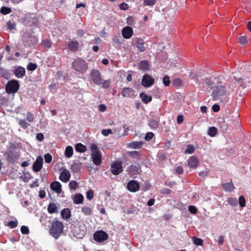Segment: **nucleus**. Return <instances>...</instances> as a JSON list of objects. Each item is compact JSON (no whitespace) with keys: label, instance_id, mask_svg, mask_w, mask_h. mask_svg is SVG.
Segmentation results:
<instances>
[{"label":"nucleus","instance_id":"nucleus-1","mask_svg":"<svg viewBox=\"0 0 251 251\" xmlns=\"http://www.w3.org/2000/svg\"><path fill=\"white\" fill-rule=\"evenodd\" d=\"M63 229L64 226L62 223L58 221H55L51 224L50 229V233L54 238L57 239L63 233Z\"/></svg>","mask_w":251,"mask_h":251},{"label":"nucleus","instance_id":"nucleus-2","mask_svg":"<svg viewBox=\"0 0 251 251\" xmlns=\"http://www.w3.org/2000/svg\"><path fill=\"white\" fill-rule=\"evenodd\" d=\"M73 68L78 74H84L88 69L87 62L83 59L77 58L72 64Z\"/></svg>","mask_w":251,"mask_h":251},{"label":"nucleus","instance_id":"nucleus-3","mask_svg":"<svg viewBox=\"0 0 251 251\" xmlns=\"http://www.w3.org/2000/svg\"><path fill=\"white\" fill-rule=\"evenodd\" d=\"M91 149L92 151L91 158L94 164L97 166L100 165L102 162V155L100 151L95 144L91 145Z\"/></svg>","mask_w":251,"mask_h":251},{"label":"nucleus","instance_id":"nucleus-4","mask_svg":"<svg viewBox=\"0 0 251 251\" xmlns=\"http://www.w3.org/2000/svg\"><path fill=\"white\" fill-rule=\"evenodd\" d=\"M72 232L74 236L77 238H82L86 233V228L85 226L81 223L73 226Z\"/></svg>","mask_w":251,"mask_h":251},{"label":"nucleus","instance_id":"nucleus-5","mask_svg":"<svg viewBox=\"0 0 251 251\" xmlns=\"http://www.w3.org/2000/svg\"><path fill=\"white\" fill-rule=\"evenodd\" d=\"M90 76L93 82L96 85H100L102 82V77L100 72L97 69H92Z\"/></svg>","mask_w":251,"mask_h":251},{"label":"nucleus","instance_id":"nucleus-6","mask_svg":"<svg viewBox=\"0 0 251 251\" xmlns=\"http://www.w3.org/2000/svg\"><path fill=\"white\" fill-rule=\"evenodd\" d=\"M19 88V84L17 80L9 81L6 86V91L8 94H14Z\"/></svg>","mask_w":251,"mask_h":251},{"label":"nucleus","instance_id":"nucleus-7","mask_svg":"<svg viewBox=\"0 0 251 251\" xmlns=\"http://www.w3.org/2000/svg\"><path fill=\"white\" fill-rule=\"evenodd\" d=\"M121 94L124 98L131 99H134L137 95L136 92L130 87L124 88L122 91Z\"/></svg>","mask_w":251,"mask_h":251},{"label":"nucleus","instance_id":"nucleus-8","mask_svg":"<svg viewBox=\"0 0 251 251\" xmlns=\"http://www.w3.org/2000/svg\"><path fill=\"white\" fill-rule=\"evenodd\" d=\"M110 170L113 175H119L123 171L121 163L117 161L114 162L111 165Z\"/></svg>","mask_w":251,"mask_h":251},{"label":"nucleus","instance_id":"nucleus-9","mask_svg":"<svg viewBox=\"0 0 251 251\" xmlns=\"http://www.w3.org/2000/svg\"><path fill=\"white\" fill-rule=\"evenodd\" d=\"M108 238L107 234L101 230L97 231L94 234V239L98 242L106 240Z\"/></svg>","mask_w":251,"mask_h":251},{"label":"nucleus","instance_id":"nucleus-10","mask_svg":"<svg viewBox=\"0 0 251 251\" xmlns=\"http://www.w3.org/2000/svg\"><path fill=\"white\" fill-rule=\"evenodd\" d=\"M226 90L223 86H218L215 88L213 92V97L214 100H217L222 96H223L226 93Z\"/></svg>","mask_w":251,"mask_h":251},{"label":"nucleus","instance_id":"nucleus-11","mask_svg":"<svg viewBox=\"0 0 251 251\" xmlns=\"http://www.w3.org/2000/svg\"><path fill=\"white\" fill-rule=\"evenodd\" d=\"M154 79L151 75H145L142 79V84L145 87H151L154 83Z\"/></svg>","mask_w":251,"mask_h":251},{"label":"nucleus","instance_id":"nucleus-12","mask_svg":"<svg viewBox=\"0 0 251 251\" xmlns=\"http://www.w3.org/2000/svg\"><path fill=\"white\" fill-rule=\"evenodd\" d=\"M139 184L136 180H131L127 183V189L131 192H136L139 190Z\"/></svg>","mask_w":251,"mask_h":251},{"label":"nucleus","instance_id":"nucleus-13","mask_svg":"<svg viewBox=\"0 0 251 251\" xmlns=\"http://www.w3.org/2000/svg\"><path fill=\"white\" fill-rule=\"evenodd\" d=\"M60 171L61 172L59 176L60 180L64 182H68L71 177V174L69 171L65 168L61 169Z\"/></svg>","mask_w":251,"mask_h":251},{"label":"nucleus","instance_id":"nucleus-14","mask_svg":"<svg viewBox=\"0 0 251 251\" xmlns=\"http://www.w3.org/2000/svg\"><path fill=\"white\" fill-rule=\"evenodd\" d=\"M199 163L198 158L195 156H191L186 162V164L190 168L196 169Z\"/></svg>","mask_w":251,"mask_h":251},{"label":"nucleus","instance_id":"nucleus-15","mask_svg":"<svg viewBox=\"0 0 251 251\" xmlns=\"http://www.w3.org/2000/svg\"><path fill=\"white\" fill-rule=\"evenodd\" d=\"M43 162V157L41 156L37 157L35 162L33 164V170L35 172L40 171L42 168Z\"/></svg>","mask_w":251,"mask_h":251},{"label":"nucleus","instance_id":"nucleus-16","mask_svg":"<svg viewBox=\"0 0 251 251\" xmlns=\"http://www.w3.org/2000/svg\"><path fill=\"white\" fill-rule=\"evenodd\" d=\"M134 45L137 48L140 52H143L146 50L144 46V42L140 38H135L134 40Z\"/></svg>","mask_w":251,"mask_h":251},{"label":"nucleus","instance_id":"nucleus-17","mask_svg":"<svg viewBox=\"0 0 251 251\" xmlns=\"http://www.w3.org/2000/svg\"><path fill=\"white\" fill-rule=\"evenodd\" d=\"M133 34V29L130 26H126L122 30V35L125 39H130Z\"/></svg>","mask_w":251,"mask_h":251},{"label":"nucleus","instance_id":"nucleus-18","mask_svg":"<svg viewBox=\"0 0 251 251\" xmlns=\"http://www.w3.org/2000/svg\"><path fill=\"white\" fill-rule=\"evenodd\" d=\"M228 121L229 125H231L233 128L240 127V122L238 116L231 117Z\"/></svg>","mask_w":251,"mask_h":251},{"label":"nucleus","instance_id":"nucleus-19","mask_svg":"<svg viewBox=\"0 0 251 251\" xmlns=\"http://www.w3.org/2000/svg\"><path fill=\"white\" fill-rule=\"evenodd\" d=\"M14 73L18 78L23 77L25 75V69L20 66L16 67L14 71Z\"/></svg>","mask_w":251,"mask_h":251},{"label":"nucleus","instance_id":"nucleus-20","mask_svg":"<svg viewBox=\"0 0 251 251\" xmlns=\"http://www.w3.org/2000/svg\"><path fill=\"white\" fill-rule=\"evenodd\" d=\"M72 199L74 202L76 204L82 203L84 200V197L83 195L79 193L76 194L73 196Z\"/></svg>","mask_w":251,"mask_h":251},{"label":"nucleus","instance_id":"nucleus-21","mask_svg":"<svg viewBox=\"0 0 251 251\" xmlns=\"http://www.w3.org/2000/svg\"><path fill=\"white\" fill-rule=\"evenodd\" d=\"M50 188L57 193H60L61 192V185L57 181H54L50 184Z\"/></svg>","mask_w":251,"mask_h":251},{"label":"nucleus","instance_id":"nucleus-22","mask_svg":"<svg viewBox=\"0 0 251 251\" xmlns=\"http://www.w3.org/2000/svg\"><path fill=\"white\" fill-rule=\"evenodd\" d=\"M143 143L141 141L133 142L127 144V147L131 149H140L143 146Z\"/></svg>","mask_w":251,"mask_h":251},{"label":"nucleus","instance_id":"nucleus-23","mask_svg":"<svg viewBox=\"0 0 251 251\" xmlns=\"http://www.w3.org/2000/svg\"><path fill=\"white\" fill-rule=\"evenodd\" d=\"M62 218L63 219L68 220L71 217V211L68 208L63 209L61 213Z\"/></svg>","mask_w":251,"mask_h":251},{"label":"nucleus","instance_id":"nucleus-24","mask_svg":"<svg viewBox=\"0 0 251 251\" xmlns=\"http://www.w3.org/2000/svg\"><path fill=\"white\" fill-rule=\"evenodd\" d=\"M23 116L29 123H33L35 121L34 115L31 112H28L24 113Z\"/></svg>","mask_w":251,"mask_h":251},{"label":"nucleus","instance_id":"nucleus-25","mask_svg":"<svg viewBox=\"0 0 251 251\" xmlns=\"http://www.w3.org/2000/svg\"><path fill=\"white\" fill-rule=\"evenodd\" d=\"M48 212L50 214L58 212V207L55 203H50L48 207Z\"/></svg>","mask_w":251,"mask_h":251},{"label":"nucleus","instance_id":"nucleus-26","mask_svg":"<svg viewBox=\"0 0 251 251\" xmlns=\"http://www.w3.org/2000/svg\"><path fill=\"white\" fill-rule=\"evenodd\" d=\"M82 167V163L80 162H77L73 163L71 166V169L75 173H77L79 172Z\"/></svg>","mask_w":251,"mask_h":251},{"label":"nucleus","instance_id":"nucleus-27","mask_svg":"<svg viewBox=\"0 0 251 251\" xmlns=\"http://www.w3.org/2000/svg\"><path fill=\"white\" fill-rule=\"evenodd\" d=\"M139 68L142 71H147L149 68V63L147 61H142L139 64Z\"/></svg>","mask_w":251,"mask_h":251},{"label":"nucleus","instance_id":"nucleus-28","mask_svg":"<svg viewBox=\"0 0 251 251\" xmlns=\"http://www.w3.org/2000/svg\"><path fill=\"white\" fill-rule=\"evenodd\" d=\"M140 97L142 99V100L145 103H148L149 102H150L152 100V98L151 96H149L144 93H142L140 94Z\"/></svg>","mask_w":251,"mask_h":251},{"label":"nucleus","instance_id":"nucleus-29","mask_svg":"<svg viewBox=\"0 0 251 251\" xmlns=\"http://www.w3.org/2000/svg\"><path fill=\"white\" fill-rule=\"evenodd\" d=\"M68 47L71 50H76L78 47V43L76 41H71L68 43Z\"/></svg>","mask_w":251,"mask_h":251},{"label":"nucleus","instance_id":"nucleus-30","mask_svg":"<svg viewBox=\"0 0 251 251\" xmlns=\"http://www.w3.org/2000/svg\"><path fill=\"white\" fill-rule=\"evenodd\" d=\"M223 189L226 191L231 192L234 190V187L232 183L228 182L223 185Z\"/></svg>","mask_w":251,"mask_h":251},{"label":"nucleus","instance_id":"nucleus-31","mask_svg":"<svg viewBox=\"0 0 251 251\" xmlns=\"http://www.w3.org/2000/svg\"><path fill=\"white\" fill-rule=\"evenodd\" d=\"M73 154V149L72 147L67 146L65 149V155L67 158H70Z\"/></svg>","mask_w":251,"mask_h":251},{"label":"nucleus","instance_id":"nucleus-32","mask_svg":"<svg viewBox=\"0 0 251 251\" xmlns=\"http://www.w3.org/2000/svg\"><path fill=\"white\" fill-rule=\"evenodd\" d=\"M75 150L78 152H84L86 151V147L84 145L79 143L76 145Z\"/></svg>","mask_w":251,"mask_h":251},{"label":"nucleus","instance_id":"nucleus-33","mask_svg":"<svg viewBox=\"0 0 251 251\" xmlns=\"http://www.w3.org/2000/svg\"><path fill=\"white\" fill-rule=\"evenodd\" d=\"M217 132V128L214 126H212V127H210L208 128V131H207V134L208 135H209L211 137H214L216 135Z\"/></svg>","mask_w":251,"mask_h":251},{"label":"nucleus","instance_id":"nucleus-34","mask_svg":"<svg viewBox=\"0 0 251 251\" xmlns=\"http://www.w3.org/2000/svg\"><path fill=\"white\" fill-rule=\"evenodd\" d=\"M18 124L20 126L25 129H27L29 126V124H28L25 120L23 119H19L18 120Z\"/></svg>","mask_w":251,"mask_h":251},{"label":"nucleus","instance_id":"nucleus-35","mask_svg":"<svg viewBox=\"0 0 251 251\" xmlns=\"http://www.w3.org/2000/svg\"><path fill=\"white\" fill-rule=\"evenodd\" d=\"M82 212L86 215H90L92 214V209L88 206H84L82 208Z\"/></svg>","mask_w":251,"mask_h":251},{"label":"nucleus","instance_id":"nucleus-36","mask_svg":"<svg viewBox=\"0 0 251 251\" xmlns=\"http://www.w3.org/2000/svg\"><path fill=\"white\" fill-rule=\"evenodd\" d=\"M149 126L152 128H156L158 126V122L156 120H151L149 122Z\"/></svg>","mask_w":251,"mask_h":251},{"label":"nucleus","instance_id":"nucleus-37","mask_svg":"<svg viewBox=\"0 0 251 251\" xmlns=\"http://www.w3.org/2000/svg\"><path fill=\"white\" fill-rule=\"evenodd\" d=\"M156 0H144V4L146 6H153L156 3Z\"/></svg>","mask_w":251,"mask_h":251},{"label":"nucleus","instance_id":"nucleus-38","mask_svg":"<svg viewBox=\"0 0 251 251\" xmlns=\"http://www.w3.org/2000/svg\"><path fill=\"white\" fill-rule=\"evenodd\" d=\"M195 147L192 145L188 146L187 149L185 151L186 154H192L194 152Z\"/></svg>","mask_w":251,"mask_h":251},{"label":"nucleus","instance_id":"nucleus-39","mask_svg":"<svg viewBox=\"0 0 251 251\" xmlns=\"http://www.w3.org/2000/svg\"><path fill=\"white\" fill-rule=\"evenodd\" d=\"M228 203L232 206H235L237 205L238 202L236 199L230 198L227 200Z\"/></svg>","mask_w":251,"mask_h":251},{"label":"nucleus","instance_id":"nucleus-40","mask_svg":"<svg viewBox=\"0 0 251 251\" xmlns=\"http://www.w3.org/2000/svg\"><path fill=\"white\" fill-rule=\"evenodd\" d=\"M11 12V10L10 8L2 6L0 9V12L3 14H7Z\"/></svg>","mask_w":251,"mask_h":251},{"label":"nucleus","instance_id":"nucleus-41","mask_svg":"<svg viewBox=\"0 0 251 251\" xmlns=\"http://www.w3.org/2000/svg\"><path fill=\"white\" fill-rule=\"evenodd\" d=\"M170 77L168 75H165L163 78V83L165 86H169L170 84Z\"/></svg>","mask_w":251,"mask_h":251},{"label":"nucleus","instance_id":"nucleus-42","mask_svg":"<svg viewBox=\"0 0 251 251\" xmlns=\"http://www.w3.org/2000/svg\"><path fill=\"white\" fill-rule=\"evenodd\" d=\"M239 203L241 207H244L246 205V201L243 196H241L239 198Z\"/></svg>","mask_w":251,"mask_h":251},{"label":"nucleus","instance_id":"nucleus-43","mask_svg":"<svg viewBox=\"0 0 251 251\" xmlns=\"http://www.w3.org/2000/svg\"><path fill=\"white\" fill-rule=\"evenodd\" d=\"M193 242L197 246H202L203 244V241L199 238L194 237L193 238Z\"/></svg>","mask_w":251,"mask_h":251},{"label":"nucleus","instance_id":"nucleus-44","mask_svg":"<svg viewBox=\"0 0 251 251\" xmlns=\"http://www.w3.org/2000/svg\"><path fill=\"white\" fill-rule=\"evenodd\" d=\"M42 44L45 48L49 49L51 47V42L48 40L43 41Z\"/></svg>","mask_w":251,"mask_h":251},{"label":"nucleus","instance_id":"nucleus-45","mask_svg":"<svg viewBox=\"0 0 251 251\" xmlns=\"http://www.w3.org/2000/svg\"><path fill=\"white\" fill-rule=\"evenodd\" d=\"M78 183L75 181H71L69 183V187L71 189L75 190L77 188Z\"/></svg>","mask_w":251,"mask_h":251},{"label":"nucleus","instance_id":"nucleus-46","mask_svg":"<svg viewBox=\"0 0 251 251\" xmlns=\"http://www.w3.org/2000/svg\"><path fill=\"white\" fill-rule=\"evenodd\" d=\"M94 192L92 190H88L86 193V198L88 200H91L94 197Z\"/></svg>","mask_w":251,"mask_h":251},{"label":"nucleus","instance_id":"nucleus-47","mask_svg":"<svg viewBox=\"0 0 251 251\" xmlns=\"http://www.w3.org/2000/svg\"><path fill=\"white\" fill-rule=\"evenodd\" d=\"M18 225V222L17 221H11L7 224V226L11 228L16 227Z\"/></svg>","mask_w":251,"mask_h":251},{"label":"nucleus","instance_id":"nucleus-48","mask_svg":"<svg viewBox=\"0 0 251 251\" xmlns=\"http://www.w3.org/2000/svg\"><path fill=\"white\" fill-rule=\"evenodd\" d=\"M44 158L47 163H50L52 159V156L49 153L46 154L44 156Z\"/></svg>","mask_w":251,"mask_h":251},{"label":"nucleus","instance_id":"nucleus-49","mask_svg":"<svg viewBox=\"0 0 251 251\" xmlns=\"http://www.w3.org/2000/svg\"><path fill=\"white\" fill-rule=\"evenodd\" d=\"M153 136L154 134L152 132H148L145 135V139L147 141H149L152 139Z\"/></svg>","mask_w":251,"mask_h":251},{"label":"nucleus","instance_id":"nucleus-50","mask_svg":"<svg viewBox=\"0 0 251 251\" xmlns=\"http://www.w3.org/2000/svg\"><path fill=\"white\" fill-rule=\"evenodd\" d=\"M21 231L23 234H28L29 232V229L27 226H23L21 228Z\"/></svg>","mask_w":251,"mask_h":251},{"label":"nucleus","instance_id":"nucleus-51","mask_svg":"<svg viewBox=\"0 0 251 251\" xmlns=\"http://www.w3.org/2000/svg\"><path fill=\"white\" fill-rule=\"evenodd\" d=\"M7 27L8 29L11 30L15 28L16 24L14 22L9 21L7 23Z\"/></svg>","mask_w":251,"mask_h":251},{"label":"nucleus","instance_id":"nucleus-52","mask_svg":"<svg viewBox=\"0 0 251 251\" xmlns=\"http://www.w3.org/2000/svg\"><path fill=\"white\" fill-rule=\"evenodd\" d=\"M239 42L242 45H245L247 43V37L246 36H241L239 38Z\"/></svg>","mask_w":251,"mask_h":251},{"label":"nucleus","instance_id":"nucleus-53","mask_svg":"<svg viewBox=\"0 0 251 251\" xmlns=\"http://www.w3.org/2000/svg\"><path fill=\"white\" fill-rule=\"evenodd\" d=\"M188 210L190 213L194 214L197 213V208L193 205L189 206L188 207Z\"/></svg>","mask_w":251,"mask_h":251},{"label":"nucleus","instance_id":"nucleus-54","mask_svg":"<svg viewBox=\"0 0 251 251\" xmlns=\"http://www.w3.org/2000/svg\"><path fill=\"white\" fill-rule=\"evenodd\" d=\"M109 81L108 80H104L102 79V82L100 85L104 88H107L109 86Z\"/></svg>","mask_w":251,"mask_h":251},{"label":"nucleus","instance_id":"nucleus-55","mask_svg":"<svg viewBox=\"0 0 251 251\" xmlns=\"http://www.w3.org/2000/svg\"><path fill=\"white\" fill-rule=\"evenodd\" d=\"M37 68V65L35 64L32 63H29L27 66V69L30 71H34Z\"/></svg>","mask_w":251,"mask_h":251},{"label":"nucleus","instance_id":"nucleus-56","mask_svg":"<svg viewBox=\"0 0 251 251\" xmlns=\"http://www.w3.org/2000/svg\"><path fill=\"white\" fill-rule=\"evenodd\" d=\"M101 133L103 135L105 136H108L110 134L112 133V131L111 129H103L101 131Z\"/></svg>","mask_w":251,"mask_h":251},{"label":"nucleus","instance_id":"nucleus-57","mask_svg":"<svg viewBox=\"0 0 251 251\" xmlns=\"http://www.w3.org/2000/svg\"><path fill=\"white\" fill-rule=\"evenodd\" d=\"M233 77L234 80L238 83L242 82V78L239 76L238 74H235V75H233Z\"/></svg>","mask_w":251,"mask_h":251},{"label":"nucleus","instance_id":"nucleus-58","mask_svg":"<svg viewBox=\"0 0 251 251\" xmlns=\"http://www.w3.org/2000/svg\"><path fill=\"white\" fill-rule=\"evenodd\" d=\"M119 7L121 9L125 10L128 8V6L126 3L123 2L120 4Z\"/></svg>","mask_w":251,"mask_h":251},{"label":"nucleus","instance_id":"nucleus-59","mask_svg":"<svg viewBox=\"0 0 251 251\" xmlns=\"http://www.w3.org/2000/svg\"><path fill=\"white\" fill-rule=\"evenodd\" d=\"M176 171L178 175H181L183 173V168L181 166H178L176 167Z\"/></svg>","mask_w":251,"mask_h":251},{"label":"nucleus","instance_id":"nucleus-60","mask_svg":"<svg viewBox=\"0 0 251 251\" xmlns=\"http://www.w3.org/2000/svg\"><path fill=\"white\" fill-rule=\"evenodd\" d=\"M44 135L41 133H38L36 135V139L39 141H42L44 139Z\"/></svg>","mask_w":251,"mask_h":251},{"label":"nucleus","instance_id":"nucleus-61","mask_svg":"<svg viewBox=\"0 0 251 251\" xmlns=\"http://www.w3.org/2000/svg\"><path fill=\"white\" fill-rule=\"evenodd\" d=\"M126 22L128 25H132L134 22L133 18L131 17H128L127 18Z\"/></svg>","mask_w":251,"mask_h":251},{"label":"nucleus","instance_id":"nucleus-62","mask_svg":"<svg viewBox=\"0 0 251 251\" xmlns=\"http://www.w3.org/2000/svg\"><path fill=\"white\" fill-rule=\"evenodd\" d=\"M138 169V168L136 167V166H131L128 169V171L131 175H134V173H131V170H133L135 171H137Z\"/></svg>","mask_w":251,"mask_h":251},{"label":"nucleus","instance_id":"nucleus-63","mask_svg":"<svg viewBox=\"0 0 251 251\" xmlns=\"http://www.w3.org/2000/svg\"><path fill=\"white\" fill-rule=\"evenodd\" d=\"M99 109L100 112H104L106 109V106L104 104H100L99 106Z\"/></svg>","mask_w":251,"mask_h":251},{"label":"nucleus","instance_id":"nucleus-64","mask_svg":"<svg viewBox=\"0 0 251 251\" xmlns=\"http://www.w3.org/2000/svg\"><path fill=\"white\" fill-rule=\"evenodd\" d=\"M183 121V117L182 115H178L177 117V123L178 124H181Z\"/></svg>","mask_w":251,"mask_h":251}]
</instances>
